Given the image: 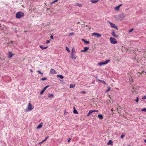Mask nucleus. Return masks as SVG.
<instances>
[{
    "mask_svg": "<svg viewBox=\"0 0 146 146\" xmlns=\"http://www.w3.org/2000/svg\"><path fill=\"white\" fill-rule=\"evenodd\" d=\"M24 16V13L21 12H19L16 14V17L17 19H19L23 17Z\"/></svg>",
    "mask_w": 146,
    "mask_h": 146,
    "instance_id": "obj_1",
    "label": "nucleus"
},
{
    "mask_svg": "<svg viewBox=\"0 0 146 146\" xmlns=\"http://www.w3.org/2000/svg\"><path fill=\"white\" fill-rule=\"evenodd\" d=\"M110 42L113 44H115L117 43V42L116 41V39L114 38L111 37L110 38Z\"/></svg>",
    "mask_w": 146,
    "mask_h": 146,
    "instance_id": "obj_2",
    "label": "nucleus"
},
{
    "mask_svg": "<svg viewBox=\"0 0 146 146\" xmlns=\"http://www.w3.org/2000/svg\"><path fill=\"white\" fill-rule=\"evenodd\" d=\"M98 110H90L89 112L88 113V114L87 115V116H89L90 114L93 113V112H98Z\"/></svg>",
    "mask_w": 146,
    "mask_h": 146,
    "instance_id": "obj_3",
    "label": "nucleus"
},
{
    "mask_svg": "<svg viewBox=\"0 0 146 146\" xmlns=\"http://www.w3.org/2000/svg\"><path fill=\"white\" fill-rule=\"evenodd\" d=\"M50 74H54L57 73V72H56V71L52 68H51L50 70Z\"/></svg>",
    "mask_w": 146,
    "mask_h": 146,
    "instance_id": "obj_4",
    "label": "nucleus"
},
{
    "mask_svg": "<svg viewBox=\"0 0 146 146\" xmlns=\"http://www.w3.org/2000/svg\"><path fill=\"white\" fill-rule=\"evenodd\" d=\"M28 110L30 111H31L34 108L33 107L32 105L30 103H29L28 106Z\"/></svg>",
    "mask_w": 146,
    "mask_h": 146,
    "instance_id": "obj_5",
    "label": "nucleus"
},
{
    "mask_svg": "<svg viewBox=\"0 0 146 146\" xmlns=\"http://www.w3.org/2000/svg\"><path fill=\"white\" fill-rule=\"evenodd\" d=\"M92 36H94V35L96 36H97V37L98 38H99V37H101V35L100 34L98 33H92Z\"/></svg>",
    "mask_w": 146,
    "mask_h": 146,
    "instance_id": "obj_6",
    "label": "nucleus"
},
{
    "mask_svg": "<svg viewBox=\"0 0 146 146\" xmlns=\"http://www.w3.org/2000/svg\"><path fill=\"white\" fill-rule=\"evenodd\" d=\"M49 86V85H47L43 89L41 90L40 92V95H42L43 93L44 92L45 90H46V89L48 88Z\"/></svg>",
    "mask_w": 146,
    "mask_h": 146,
    "instance_id": "obj_7",
    "label": "nucleus"
},
{
    "mask_svg": "<svg viewBox=\"0 0 146 146\" xmlns=\"http://www.w3.org/2000/svg\"><path fill=\"white\" fill-rule=\"evenodd\" d=\"M111 35L114 37L117 38L118 37V35H116L115 34V33L114 32V31H112V33H111Z\"/></svg>",
    "mask_w": 146,
    "mask_h": 146,
    "instance_id": "obj_8",
    "label": "nucleus"
},
{
    "mask_svg": "<svg viewBox=\"0 0 146 146\" xmlns=\"http://www.w3.org/2000/svg\"><path fill=\"white\" fill-rule=\"evenodd\" d=\"M71 57L73 59H75L76 58V56L74 55L73 52H72L71 54Z\"/></svg>",
    "mask_w": 146,
    "mask_h": 146,
    "instance_id": "obj_9",
    "label": "nucleus"
},
{
    "mask_svg": "<svg viewBox=\"0 0 146 146\" xmlns=\"http://www.w3.org/2000/svg\"><path fill=\"white\" fill-rule=\"evenodd\" d=\"M14 54L12 53L11 52H8V58H11L14 55Z\"/></svg>",
    "mask_w": 146,
    "mask_h": 146,
    "instance_id": "obj_10",
    "label": "nucleus"
},
{
    "mask_svg": "<svg viewBox=\"0 0 146 146\" xmlns=\"http://www.w3.org/2000/svg\"><path fill=\"white\" fill-rule=\"evenodd\" d=\"M108 22L111 25V27L112 28H114V27L115 26V24H114L109 21H108Z\"/></svg>",
    "mask_w": 146,
    "mask_h": 146,
    "instance_id": "obj_11",
    "label": "nucleus"
},
{
    "mask_svg": "<svg viewBox=\"0 0 146 146\" xmlns=\"http://www.w3.org/2000/svg\"><path fill=\"white\" fill-rule=\"evenodd\" d=\"M42 126V123H40L37 127V129H39L41 128Z\"/></svg>",
    "mask_w": 146,
    "mask_h": 146,
    "instance_id": "obj_12",
    "label": "nucleus"
},
{
    "mask_svg": "<svg viewBox=\"0 0 146 146\" xmlns=\"http://www.w3.org/2000/svg\"><path fill=\"white\" fill-rule=\"evenodd\" d=\"M74 110L73 113L75 114H77L78 113V112L76 110L75 108L74 107H73Z\"/></svg>",
    "mask_w": 146,
    "mask_h": 146,
    "instance_id": "obj_13",
    "label": "nucleus"
},
{
    "mask_svg": "<svg viewBox=\"0 0 146 146\" xmlns=\"http://www.w3.org/2000/svg\"><path fill=\"white\" fill-rule=\"evenodd\" d=\"M39 47L40 48H41L42 50H44V49H46L47 48H48V46H46V47H43V45H40L39 46Z\"/></svg>",
    "mask_w": 146,
    "mask_h": 146,
    "instance_id": "obj_14",
    "label": "nucleus"
},
{
    "mask_svg": "<svg viewBox=\"0 0 146 146\" xmlns=\"http://www.w3.org/2000/svg\"><path fill=\"white\" fill-rule=\"evenodd\" d=\"M57 76L60 78L61 79H63L64 78V76L62 75L59 74L57 75Z\"/></svg>",
    "mask_w": 146,
    "mask_h": 146,
    "instance_id": "obj_15",
    "label": "nucleus"
},
{
    "mask_svg": "<svg viewBox=\"0 0 146 146\" xmlns=\"http://www.w3.org/2000/svg\"><path fill=\"white\" fill-rule=\"evenodd\" d=\"M107 144L108 145H112L113 144L112 141L111 140H109Z\"/></svg>",
    "mask_w": 146,
    "mask_h": 146,
    "instance_id": "obj_16",
    "label": "nucleus"
},
{
    "mask_svg": "<svg viewBox=\"0 0 146 146\" xmlns=\"http://www.w3.org/2000/svg\"><path fill=\"white\" fill-rule=\"evenodd\" d=\"M98 117L100 119H102L103 118V116L101 114L98 115Z\"/></svg>",
    "mask_w": 146,
    "mask_h": 146,
    "instance_id": "obj_17",
    "label": "nucleus"
},
{
    "mask_svg": "<svg viewBox=\"0 0 146 146\" xmlns=\"http://www.w3.org/2000/svg\"><path fill=\"white\" fill-rule=\"evenodd\" d=\"M82 40L85 43L89 44V41H86L85 39H82Z\"/></svg>",
    "mask_w": 146,
    "mask_h": 146,
    "instance_id": "obj_18",
    "label": "nucleus"
},
{
    "mask_svg": "<svg viewBox=\"0 0 146 146\" xmlns=\"http://www.w3.org/2000/svg\"><path fill=\"white\" fill-rule=\"evenodd\" d=\"M98 64L100 66H102L103 65H105L104 62H99L98 63Z\"/></svg>",
    "mask_w": 146,
    "mask_h": 146,
    "instance_id": "obj_19",
    "label": "nucleus"
},
{
    "mask_svg": "<svg viewBox=\"0 0 146 146\" xmlns=\"http://www.w3.org/2000/svg\"><path fill=\"white\" fill-rule=\"evenodd\" d=\"M110 59L107 60H106L104 62V64H108L109 62H110Z\"/></svg>",
    "mask_w": 146,
    "mask_h": 146,
    "instance_id": "obj_20",
    "label": "nucleus"
},
{
    "mask_svg": "<svg viewBox=\"0 0 146 146\" xmlns=\"http://www.w3.org/2000/svg\"><path fill=\"white\" fill-rule=\"evenodd\" d=\"M99 0H92L91 1V2L92 3H95L97 2Z\"/></svg>",
    "mask_w": 146,
    "mask_h": 146,
    "instance_id": "obj_21",
    "label": "nucleus"
},
{
    "mask_svg": "<svg viewBox=\"0 0 146 146\" xmlns=\"http://www.w3.org/2000/svg\"><path fill=\"white\" fill-rule=\"evenodd\" d=\"M54 95L53 94H49L48 97L49 98L53 97H54Z\"/></svg>",
    "mask_w": 146,
    "mask_h": 146,
    "instance_id": "obj_22",
    "label": "nucleus"
},
{
    "mask_svg": "<svg viewBox=\"0 0 146 146\" xmlns=\"http://www.w3.org/2000/svg\"><path fill=\"white\" fill-rule=\"evenodd\" d=\"M119 6H117L115 7L114 9L116 10H119Z\"/></svg>",
    "mask_w": 146,
    "mask_h": 146,
    "instance_id": "obj_23",
    "label": "nucleus"
},
{
    "mask_svg": "<svg viewBox=\"0 0 146 146\" xmlns=\"http://www.w3.org/2000/svg\"><path fill=\"white\" fill-rule=\"evenodd\" d=\"M76 5L79 6L80 7H82V5L81 4L77 3H76Z\"/></svg>",
    "mask_w": 146,
    "mask_h": 146,
    "instance_id": "obj_24",
    "label": "nucleus"
},
{
    "mask_svg": "<svg viewBox=\"0 0 146 146\" xmlns=\"http://www.w3.org/2000/svg\"><path fill=\"white\" fill-rule=\"evenodd\" d=\"M70 88H74L75 86V85L74 84H70Z\"/></svg>",
    "mask_w": 146,
    "mask_h": 146,
    "instance_id": "obj_25",
    "label": "nucleus"
},
{
    "mask_svg": "<svg viewBox=\"0 0 146 146\" xmlns=\"http://www.w3.org/2000/svg\"><path fill=\"white\" fill-rule=\"evenodd\" d=\"M89 49V48L88 47H85L84 48V50L85 51V52L86 51L88 50Z\"/></svg>",
    "mask_w": 146,
    "mask_h": 146,
    "instance_id": "obj_26",
    "label": "nucleus"
},
{
    "mask_svg": "<svg viewBox=\"0 0 146 146\" xmlns=\"http://www.w3.org/2000/svg\"><path fill=\"white\" fill-rule=\"evenodd\" d=\"M107 88H108V90L106 91V92H107L109 91L110 90L111 88L110 86H108L107 87Z\"/></svg>",
    "mask_w": 146,
    "mask_h": 146,
    "instance_id": "obj_27",
    "label": "nucleus"
},
{
    "mask_svg": "<svg viewBox=\"0 0 146 146\" xmlns=\"http://www.w3.org/2000/svg\"><path fill=\"white\" fill-rule=\"evenodd\" d=\"M47 80V78H42L41 79V80L44 81Z\"/></svg>",
    "mask_w": 146,
    "mask_h": 146,
    "instance_id": "obj_28",
    "label": "nucleus"
},
{
    "mask_svg": "<svg viewBox=\"0 0 146 146\" xmlns=\"http://www.w3.org/2000/svg\"><path fill=\"white\" fill-rule=\"evenodd\" d=\"M125 136V134L124 133H122L121 135L120 136V137L121 139H122L123 137Z\"/></svg>",
    "mask_w": 146,
    "mask_h": 146,
    "instance_id": "obj_29",
    "label": "nucleus"
},
{
    "mask_svg": "<svg viewBox=\"0 0 146 146\" xmlns=\"http://www.w3.org/2000/svg\"><path fill=\"white\" fill-rule=\"evenodd\" d=\"M37 72H38V73L41 74L42 75H43V73L41 72L39 70H37Z\"/></svg>",
    "mask_w": 146,
    "mask_h": 146,
    "instance_id": "obj_30",
    "label": "nucleus"
},
{
    "mask_svg": "<svg viewBox=\"0 0 146 146\" xmlns=\"http://www.w3.org/2000/svg\"><path fill=\"white\" fill-rule=\"evenodd\" d=\"M66 49L67 51H68V52H70V51L69 50V48L67 47H66Z\"/></svg>",
    "mask_w": 146,
    "mask_h": 146,
    "instance_id": "obj_31",
    "label": "nucleus"
},
{
    "mask_svg": "<svg viewBox=\"0 0 146 146\" xmlns=\"http://www.w3.org/2000/svg\"><path fill=\"white\" fill-rule=\"evenodd\" d=\"M139 98L138 97H137V99H135V101L137 102H138L139 101Z\"/></svg>",
    "mask_w": 146,
    "mask_h": 146,
    "instance_id": "obj_32",
    "label": "nucleus"
},
{
    "mask_svg": "<svg viewBox=\"0 0 146 146\" xmlns=\"http://www.w3.org/2000/svg\"><path fill=\"white\" fill-rule=\"evenodd\" d=\"M58 0H54V1H53L51 3V4H53L54 3H55V2L57 1H58Z\"/></svg>",
    "mask_w": 146,
    "mask_h": 146,
    "instance_id": "obj_33",
    "label": "nucleus"
},
{
    "mask_svg": "<svg viewBox=\"0 0 146 146\" xmlns=\"http://www.w3.org/2000/svg\"><path fill=\"white\" fill-rule=\"evenodd\" d=\"M141 110L143 111H146V108H143Z\"/></svg>",
    "mask_w": 146,
    "mask_h": 146,
    "instance_id": "obj_34",
    "label": "nucleus"
},
{
    "mask_svg": "<svg viewBox=\"0 0 146 146\" xmlns=\"http://www.w3.org/2000/svg\"><path fill=\"white\" fill-rule=\"evenodd\" d=\"M133 29H134L133 28L131 29V30H129V33L131 32L133 30Z\"/></svg>",
    "mask_w": 146,
    "mask_h": 146,
    "instance_id": "obj_35",
    "label": "nucleus"
},
{
    "mask_svg": "<svg viewBox=\"0 0 146 146\" xmlns=\"http://www.w3.org/2000/svg\"><path fill=\"white\" fill-rule=\"evenodd\" d=\"M142 99H146V96H144L142 98Z\"/></svg>",
    "mask_w": 146,
    "mask_h": 146,
    "instance_id": "obj_36",
    "label": "nucleus"
},
{
    "mask_svg": "<svg viewBox=\"0 0 146 146\" xmlns=\"http://www.w3.org/2000/svg\"><path fill=\"white\" fill-rule=\"evenodd\" d=\"M50 40H49L47 41L46 42V44H48V43H50Z\"/></svg>",
    "mask_w": 146,
    "mask_h": 146,
    "instance_id": "obj_37",
    "label": "nucleus"
},
{
    "mask_svg": "<svg viewBox=\"0 0 146 146\" xmlns=\"http://www.w3.org/2000/svg\"><path fill=\"white\" fill-rule=\"evenodd\" d=\"M74 35V34L73 33H71L69 34V35L70 36V35L72 36V35Z\"/></svg>",
    "mask_w": 146,
    "mask_h": 146,
    "instance_id": "obj_38",
    "label": "nucleus"
},
{
    "mask_svg": "<svg viewBox=\"0 0 146 146\" xmlns=\"http://www.w3.org/2000/svg\"><path fill=\"white\" fill-rule=\"evenodd\" d=\"M49 136H47V137H46V138H45V139L43 140V141H44V142L45 141L48 139V137Z\"/></svg>",
    "mask_w": 146,
    "mask_h": 146,
    "instance_id": "obj_39",
    "label": "nucleus"
},
{
    "mask_svg": "<svg viewBox=\"0 0 146 146\" xmlns=\"http://www.w3.org/2000/svg\"><path fill=\"white\" fill-rule=\"evenodd\" d=\"M113 28L117 30H118V29L117 28V26H115Z\"/></svg>",
    "mask_w": 146,
    "mask_h": 146,
    "instance_id": "obj_40",
    "label": "nucleus"
},
{
    "mask_svg": "<svg viewBox=\"0 0 146 146\" xmlns=\"http://www.w3.org/2000/svg\"><path fill=\"white\" fill-rule=\"evenodd\" d=\"M102 82L105 85H106L107 84L105 82V81H102Z\"/></svg>",
    "mask_w": 146,
    "mask_h": 146,
    "instance_id": "obj_41",
    "label": "nucleus"
},
{
    "mask_svg": "<svg viewBox=\"0 0 146 146\" xmlns=\"http://www.w3.org/2000/svg\"><path fill=\"white\" fill-rule=\"evenodd\" d=\"M44 142V141L43 140V141H41V142H40L39 143V144L41 145Z\"/></svg>",
    "mask_w": 146,
    "mask_h": 146,
    "instance_id": "obj_42",
    "label": "nucleus"
},
{
    "mask_svg": "<svg viewBox=\"0 0 146 146\" xmlns=\"http://www.w3.org/2000/svg\"><path fill=\"white\" fill-rule=\"evenodd\" d=\"M72 52H76L75 51V49L74 48H73L72 49Z\"/></svg>",
    "mask_w": 146,
    "mask_h": 146,
    "instance_id": "obj_43",
    "label": "nucleus"
},
{
    "mask_svg": "<svg viewBox=\"0 0 146 146\" xmlns=\"http://www.w3.org/2000/svg\"><path fill=\"white\" fill-rule=\"evenodd\" d=\"M50 38L51 39H53V36L52 35H51L50 36Z\"/></svg>",
    "mask_w": 146,
    "mask_h": 146,
    "instance_id": "obj_44",
    "label": "nucleus"
},
{
    "mask_svg": "<svg viewBox=\"0 0 146 146\" xmlns=\"http://www.w3.org/2000/svg\"><path fill=\"white\" fill-rule=\"evenodd\" d=\"M70 140H71V139L70 138H69L68 139V142H69L70 141Z\"/></svg>",
    "mask_w": 146,
    "mask_h": 146,
    "instance_id": "obj_45",
    "label": "nucleus"
},
{
    "mask_svg": "<svg viewBox=\"0 0 146 146\" xmlns=\"http://www.w3.org/2000/svg\"><path fill=\"white\" fill-rule=\"evenodd\" d=\"M82 93V94H85L86 93V92L84 91H83L82 92H81Z\"/></svg>",
    "mask_w": 146,
    "mask_h": 146,
    "instance_id": "obj_46",
    "label": "nucleus"
},
{
    "mask_svg": "<svg viewBox=\"0 0 146 146\" xmlns=\"http://www.w3.org/2000/svg\"><path fill=\"white\" fill-rule=\"evenodd\" d=\"M103 80H98V81H99V82H102V81H103Z\"/></svg>",
    "mask_w": 146,
    "mask_h": 146,
    "instance_id": "obj_47",
    "label": "nucleus"
},
{
    "mask_svg": "<svg viewBox=\"0 0 146 146\" xmlns=\"http://www.w3.org/2000/svg\"><path fill=\"white\" fill-rule=\"evenodd\" d=\"M81 52H85V51L84 50H81Z\"/></svg>",
    "mask_w": 146,
    "mask_h": 146,
    "instance_id": "obj_48",
    "label": "nucleus"
},
{
    "mask_svg": "<svg viewBox=\"0 0 146 146\" xmlns=\"http://www.w3.org/2000/svg\"><path fill=\"white\" fill-rule=\"evenodd\" d=\"M122 5V4H121L119 5H118V6H119V7H120L121 5Z\"/></svg>",
    "mask_w": 146,
    "mask_h": 146,
    "instance_id": "obj_49",
    "label": "nucleus"
},
{
    "mask_svg": "<svg viewBox=\"0 0 146 146\" xmlns=\"http://www.w3.org/2000/svg\"><path fill=\"white\" fill-rule=\"evenodd\" d=\"M30 70V71H31V72H33V70H32V69H31Z\"/></svg>",
    "mask_w": 146,
    "mask_h": 146,
    "instance_id": "obj_50",
    "label": "nucleus"
},
{
    "mask_svg": "<svg viewBox=\"0 0 146 146\" xmlns=\"http://www.w3.org/2000/svg\"><path fill=\"white\" fill-rule=\"evenodd\" d=\"M144 142L146 143V139L144 140Z\"/></svg>",
    "mask_w": 146,
    "mask_h": 146,
    "instance_id": "obj_51",
    "label": "nucleus"
},
{
    "mask_svg": "<svg viewBox=\"0 0 146 146\" xmlns=\"http://www.w3.org/2000/svg\"><path fill=\"white\" fill-rule=\"evenodd\" d=\"M9 43H7V46H9Z\"/></svg>",
    "mask_w": 146,
    "mask_h": 146,
    "instance_id": "obj_52",
    "label": "nucleus"
},
{
    "mask_svg": "<svg viewBox=\"0 0 146 146\" xmlns=\"http://www.w3.org/2000/svg\"><path fill=\"white\" fill-rule=\"evenodd\" d=\"M10 43H13V41H11V42Z\"/></svg>",
    "mask_w": 146,
    "mask_h": 146,
    "instance_id": "obj_53",
    "label": "nucleus"
},
{
    "mask_svg": "<svg viewBox=\"0 0 146 146\" xmlns=\"http://www.w3.org/2000/svg\"><path fill=\"white\" fill-rule=\"evenodd\" d=\"M71 30H72V31H73V30L72 29H71Z\"/></svg>",
    "mask_w": 146,
    "mask_h": 146,
    "instance_id": "obj_54",
    "label": "nucleus"
},
{
    "mask_svg": "<svg viewBox=\"0 0 146 146\" xmlns=\"http://www.w3.org/2000/svg\"><path fill=\"white\" fill-rule=\"evenodd\" d=\"M131 146V145H129V146Z\"/></svg>",
    "mask_w": 146,
    "mask_h": 146,
    "instance_id": "obj_55",
    "label": "nucleus"
},
{
    "mask_svg": "<svg viewBox=\"0 0 146 146\" xmlns=\"http://www.w3.org/2000/svg\"><path fill=\"white\" fill-rule=\"evenodd\" d=\"M145 73H146V71L145 72Z\"/></svg>",
    "mask_w": 146,
    "mask_h": 146,
    "instance_id": "obj_56",
    "label": "nucleus"
}]
</instances>
